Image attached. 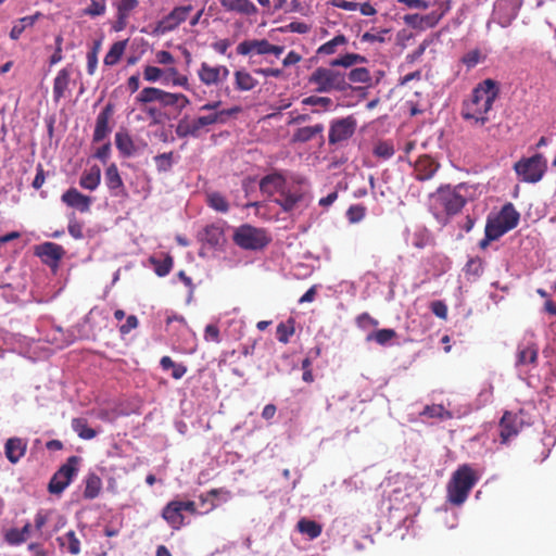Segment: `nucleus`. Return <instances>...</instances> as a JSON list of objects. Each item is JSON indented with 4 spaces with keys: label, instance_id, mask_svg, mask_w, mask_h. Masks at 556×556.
<instances>
[{
    "label": "nucleus",
    "instance_id": "nucleus-1",
    "mask_svg": "<svg viewBox=\"0 0 556 556\" xmlns=\"http://www.w3.org/2000/svg\"><path fill=\"white\" fill-rule=\"evenodd\" d=\"M500 94L497 81L488 78L479 83L470 97L462 103V117L473 126H484L489 121V112Z\"/></svg>",
    "mask_w": 556,
    "mask_h": 556
},
{
    "label": "nucleus",
    "instance_id": "nucleus-2",
    "mask_svg": "<svg viewBox=\"0 0 556 556\" xmlns=\"http://www.w3.org/2000/svg\"><path fill=\"white\" fill-rule=\"evenodd\" d=\"M480 472L470 464H463L452 473L446 485L447 502L454 506L463 505L471 490L480 480Z\"/></svg>",
    "mask_w": 556,
    "mask_h": 556
},
{
    "label": "nucleus",
    "instance_id": "nucleus-3",
    "mask_svg": "<svg viewBox=\"0 0 556 556\" xmlns=\"http://www.w3.org/2000/svg\"><path fill=\"white\" fill-rule=\"evenodd\" d=\"M241 111L240 106H233L227 110L217 111L213 114L199 116L193 119L181 118L176 126L175 132L178 138L193 137L198 138L205 128L216 123H225L227 116H232Z\"/></svg>",
    "mask_w": 556,
    "mask_h": 556
},
{
    "label": "nucleus",
    "instance_id": "nucleus-4",
    "mask_svg": "<svg viewBox=\"0 0 556 556\" xmlns=\"http://www.w3.org/2000/svg\"><path fill=\"white\" fill-rule=\"evenodd\" d=\"M469 197V186L458 184L455 187L442 186L432 195L434 202L447 214L456 215L466 205Z\"/></svg>",
    "mask_w": 556,
    "mask_h": 556
},
{
    "label": "nucleus",
    "instance_id": "nucleus-5",
    "mask_svg": "<svg viewBox=\"0 0 556 556\" xmlns=\"http://www.w3.org/2000/svg\"><path fill=\"white\" fill-rule=\"evenodd\" d=\"M311 85L316 86L317 92H343L351 88L346 80V74L334 67H317L308 78Z\"/></svg>",
    "mask_w": 556,
    "mask_h": 556
},
{
    "label": "nucleus",
    "instance_id": "nucleus-6",
    "mask_svg": "<svg viewBox=\"0 0 556 556\" xmlns=\"http://www.w3.org/2000/svg\"><path fill=\"white\" fill-rule=\"evenodd\" d=\"M547 168L546 159L541 153L530 157H522L514 164V170L523 182H539Z\"/></svg>",
    "mask_w": 556,
    "mask_h": 556
},
{
    "label": "nucleus",
    "instance_id": "nucleus-7",
    "mask_svg": "<svg viewBox=\"0 0 556 556\" xmlns=\"http://www.w3.org/2000/svg\"><path fill=\"white\" fill-rule=\"evenodd\" d=\"M233 241L244 250H261L270 242V238L264 229L245 224L237 228Z\"/></svg>",
    "mask_w": 556,
    "mask_h": 556
},
{
    "label": "nucleus",
    "instance_id": "nucleus-8",
    "mask_svg": "<svg viewBox=\"0 0 556 556\" xmlns=\"http://www.w3.org/2000/svg\"><path fill=\"white\" fill-rule=\"evenodd\" d=\"M80 457L70 456L66 462L54 472L48 484L51 494L60 495L71 484L78 472Z\"/></svg>",
    "mask_w": 556,
    "mask_h": 556
},
{
    "label": "nucleus",
    "instance_id": "nucleus-9",
    "mask_svg": "<svg viewBox=\"0 0 556 556\" xmlns=\"http://www.w3.org/2000/svg\"><path fill=\"white\" fill-rule=\"evenodd\" d=\"M357 123L353 116L334 119L329 129V143L336 144L351 138L356 129Z\"/></svg>",
    "mask_w": 556,
    "mask_h": 556
},
{
    "label": "nucleus",
    "instance_id": "nucleus-10",
    "mask_svg": "<svg viewBox=\"0 0 556 556\" xmlns=\"http://www.w3.org/2000/svg\"><path fill=\"white\" fill-rule=\"evenodd\" d=\"M136 100L141 104L159 102L163 108H174L176 93L156 87H146L139 92Z\"/></svg>",
    "mask_w": 556,
    "mask_h": 556
},
{
    "label": "nucleus",
    "instance_id": "nucleus-11",
    "mask_svg": "<svg viewBox=\"0 0 556 556\" xmlns=\"http://www.w3.org/2000/svg\"><path fill=\"white\" fill-rule=\"evenodd\" d=\"M229 70L225 65H210L206 62H202L198 70V77L200 81L210 87L217 86L225 81L229 76Z\"/></svg>",
    "mask_w": 556,
    "mask_h": 556
},
{
    "label": "nucleus",
    "instance_id": "nucleus-12",
    "mask_svg": "<svg viewBox=\"0 0 556 556\" xmlns=\"http://www.w3.org/2000/svg\"><path fill=\"white\" fill-rule=\"evenodd\" d=\"M523 420L519 414L506 410L500 420V438L503 444H506L513 437H516L521 430Z\"/></svg>",
    "mask_w": 556,
    "mask_h": 556
},
{
    "label": "nucleus",
    "instance_id": "nucleus-13",
    "mask_svg": "<svg viewBox=\"0 0 556 556\" xmlns=\"http://www.w3.org/2000/svg\"><path fill=\"white\" fill-rule=\"evenodd\" d=\"M192 10L193 7L191 4L174 8L166 16H164L159 22L157 29H160L162 33H168L176 29L181 23H184L188 18Z\"/></svg>",
    "mask_w": 556,
    "mask_h": 556
},
{
    "label": "nucleus",
    "instance_id": "nucleus-14",
    "mask_svg": "<svg viewBox=\"0 0 556 556\" xmlns=\"http://www.w3.org/2000/svg\"><path fill=\"white\" fill-rule=\"evenodd\" d=\"M35 254L49 266H56L65 254L62 245L53 242H45L35 248Z\"/></svg>",
    "mask_w": 556,
    "mask_h": 556
},
{
    "label": "nucleus",
    "instance_id": "nucleus-15",
    "mask_svg": "<svg viewBox=\"0 0 556 556\" xmlns=\"http://www.w3.org/2000/svg\"><path fill=\"white\" fill-rule=\"evenodd\" d=\"M104 179L112 197L118 198L127 195L124 181L115 163L108 166L104 173Z\"/></svg>",
    "mask_w": 556,
    "mask_h": 556
},
{
    "label": "nucleus",
    "instance_id": "nucleus-16",
    "mask_svg": "<svg viewBox=\"0 0 556 556\" xmlns=\"http://www.w3.org/2000/svg\"><path fill=\"white\" fill-rule=\"evenodd\" d=\"M114 108L113 104L108 103L102 111L98 114L96 119L94 131L92 136L93 142H100L108 137L111 132V127L109 122L113 115Z\"/></svg>",
    "mask_w": 556,
    "mask_h": 556
},
{
    "label": "nucleus",
    "instance_id": "nucleus-17",
    "mask_svg": "<svg viewBox=\"0 0 556 556\" xmlns=\"http://www.w3.org/2000/svg\"><path fill=\"white\" fill-rule=\"evenodd\" d=\"M61 200L64 204L78 210L80 213L89 212L92 203L91 197L83 194L76 188H70L65 191L62 194Z\"/></svg>",
    "mask_w": 556,
    "mask_h": 556
},
{
    "label": "nucleus",
    "instance_id": "nucleus-18",
    "mask_svg": "<svg viewBox=\"0 0 556 556\" xmlns=\"http://www.w3.org/2000/svg\"><path fill=\"white\" fill-rule=\"evenodd\" d=\"M162 517L172 529H181L185 526V516L180 501H170L167 503L162 510Z\"/></svg>",
    "mask_w": 556,
    "mask_h": 556
},
{
    "label": "nucleus",
    "instance_id": "nucleus-19",
    "mask_svg": "<svg viewBox=\"0 0 556 556\" xmlns=\"http://www.w3.org/2000/svg\"><path fill=\"white\" fill-rule=\"evenodd\" d=\"M26 451L27 441L18 437L9 438L4 444V454L11 464L18 463L25 456Z\"/></svg>",
    "mask_w": 556,
    "mask_h": 556
},
{
    "label": "nucleus",
    "instance_id": "nucleus-20",
    "mask_svg": "<svg viewBox=\"0 0 556 556\" xmlns=\"http://www.w3.org/2000/svg\"><path fill=\"white\" fill-rule=\"evenodd\" d=\"M286 178L280 173H271L264 176L260 181V190L268 197L280 193L286 189Z\"/></svg>",
    "mask_w": 556,
    "mask_h": 556
},
{
    "label": "nucleus",
    "instance_id": "nucleus-21",
    "mask_svg": "<svg viewBox=\"0 0 556 556\" xmlns=\"http://www.w3.org/2000/svg\"><path fill=\"white\" fill-rule=\"evenodd\" d=\"M439 167L440 164L431 156L422 155L415 163V177L420 181L431 179L438 172Z\"/></svg>",
    "mask_w": 556,
    "mask_h": 556
},
{
    "label": "nucleus",
    "instance_id": "nucleus-22",
    "mask_svg": "<svg viewBox=\"0 0 556 556\" xmlns=\"http://www.w3.org/2000/svg\"><path fill=\"white\" fill-rule=\"evenodd\" d=\"M269 45L270 42L266 39L244 40L238 45L237 53L241 55H248L252 52L261 55L269 54Z\"/></svg>",
    "mask_w": 556,
    "mask_h": 556
},
{
    "label": "nucleus",
    "instance_id": "nucleus-23",
    "mask_svg": "<svg viewBox=\"0 0 556 556\" xmlns=\"http://www.w3.org/2000/svg\"><path fill=\"white\" fill-rule=\"evenodd\" d=\"M539 350L535 344H519L517 350L516 366L535 365L538 362Z\"/></svg>",
    "mask_w": 556,
    "mask_h": 556
},
{
    "label": "nucleus",
    "instance_id": "nucleus-24",
    "mask_svg": "<svg viewBox=\"0 0 556 556\" xmlns=\"http://www.w3.org/2000/svg\"><path fill=\"white\" fill-rule=\"evenodd\" d=\"M495 217L509 231L517 227L520 214L511 203H506Z\"/></svg>",
    "mask_w": 556,
    "mask_h": 556
},
{
    "label": "nucleus",
    "instance_id": "nucleus-25",
    "mask_svg": "<svg viewBox=\"0 0 556 556\" xmlns=\"http://www.w3.org/2000/svg\"><path fill=\"white\" fill-rule=\"evenodd\" d=\"M200 239L212 248L218 247L225 241L224 230L219 225H207L200 232Z\"/></svg>",
    "mask_w": 556,
    "mask_h": 556
},
{
    "label": "nucleus",
    "instance_id": "nucleus-26",
    "mask_svg": "<svg viewBox=\"0 0 556 556\" xmlns=\"http://www.w3.org/2000/svg\"><path fill=\"white\" fill-rule=\"evenodd\" d=\"M280 197L275 200V202L285 211L290 212L295 206L303 201L304 193L302 191H290V190H282L280 193Z\"/></svg>",
    "mask_w": 556,
    "mask_h": 556
},
{
    "label": "nucleus",
    "instance_id": "nucleus-27",
    "mask_svg": "<svg viewBox=\"0 0 556 556\" xmlns=\"http://www.w3.org/2000/svg\"><path fill=\"white\" fill-rule=\"evenodd\" d=\"M220 4L227 11H236L245 15L257 13V8L250 0H222Z\"/></svg>",
    "mask_w": 556,
    "mask_h": 556
},
{
    "label": "nucleus",
    "instance_id": "nucleus-28",
    "mask_svg": "<svg viewBox=\"0 0 556 556\" xmlns=\"http://www.w3.org/2000/svg\"><path fill=\"white\" fill-rule=\"evenodd\" d=\"M101 181V169L98 165L90 167L88 172H84L79 178V185L86 190H96Z\"/></svg>",
    "mask_w": 556,
    "mask_h": 556
},
{
    "label": "nucleus",
    "instance_id": "nucleus-29",
    "mask_svg": "<svg viewBox=\"0 0 556 556\" xmlns=\"http://www.w3.org/2000/svg\"><path fill=\"white\" fill-rule=\"evenodd\" d=\"M163 84H170L173 86H178L182 87L186 90H190L188 77L186 75L180 74L178 70L173 65L167 68H164Z\"/></svg>",
    "mask_w": 556,
    "mask_h": 556
},
{
    "label": "nucleus",
    "instance_id": "nucleus-30",
    "mask_svg": "<svg viewBox=\"0 0 556 556\" xmlns=\"http://www.w3.org/2000/svg\"><path fill=\"white\" fill-rule=\"evenodd\" d=\"M71 73L67 68L59 71L53 81V99L55 102H59L64 97L65 91L68 88Z\"/></svg>",
    "mask_w": 556,
    "mask_h": 556
},
{
    "label": "nucleus",
    "instance_id": "nucleus-31",
    "mask_svg": "<svg viewBox=\"0 0 556 556\" xmlns=\"http://www.w3.org/2000/svg\"><path fill=\"white\" fill-rule=\"evenodd\" d=\"M115 144L121 154L125 157L132 156L137 152L134 140L126 131L116 132Z\"/></svg>",
    "mask_w": 556,
    "mask_h": 556
},
{
    "label": "nucleus",
    "instance_id": "nucleus-32",
    "mask_svg": "<svg viewBox=\"0 0 556 556\" xmlns=\"http://www.w3.org/2000/svg\"><path fill=\"white\" fill-rule=\"evenodd\" d=\"M40 16H41V13L40 12H36L33 15H28V16H24V17L18 18L14 23V25H13L11 31H10V38L12 40H17L21 37V35L23 34V31L27 27L34 26V24L39 20Z\"/></svg>",
    "mask_w": 556,
    "mask_h": 556
},
{
    "label": "nucleus",
    "instance_id": "nucleus-33",
    "mask_svg": "<svg viewBox=\"0 0 556 556\" xmlns=\"http://www.w3.org/2000/svg\"><path fill=\"white\" fill-rule=\"evenodd\" d=\"M296 529L300 533L307 535L311 540L318 538L323 532L320 523L307 518H301L296 523Z\"/></svg>",
    "mask_w": 556,
    "mask_h": 556
},
{
    "label": "nucleus",
    "instance_id": "nucleus-34",
    "mask_svg": "<svg viewBox=\"0 0 556 556\" xmlns=\"http://www.w3.org/2000/svg\"><path fill=\"white\" fill-rule=\"evenodd\" d=\"M84 497L87 500H93L99 496L102 489V481L96 473H90L85 480Z\"/></svg>",
    "mask_w": 556,
    "mask_h": 556
},
{
    "label": "nucleus",
    "instance_id": "nucleus-35",
    "mask_svg": "<svg viewBox=\"0 0 556 556\" xmlns=\"http://www.w3.org/2000/svg\"><path fill=\"white\" fill-rule=\"evenodd\" d=\"M323 131H324L323 124H316L314 126L301 127L293 134V141L307 142V141L312 140L315 136L321 134Z\"/></svg>",
    "mask_w": 556,
    "mask_h": 556
},
{
    "label": "nucleus",
    "instance_id": "nucleus-36",
    "mask_svg": "<svg viewBox=\"0 0 556 556\" xmlns=\"http://www.w3.org/2000/svg\"><path fill=\"white\" fill-rule=\"evenodd\" d=\"M207 205L216 212L227 213L229 211V203L227 199L217 191L206 192Z\"/></svg>",
    "mask_w": 556,
    "mask_h": 556
},
{
    "label": "nucleus",
    "instance_id": "nucleus-37",
    "mask_svg": "<svg viewBox=\"0 0 556 556\" xmlns=\"http://www.w3.org/2000/svg\"><path fill=\"white\" fill-rule=\"evenodd\" d=\"M235 85L240 91H249L257 86V80L245 71H237L235 73Z\"/></svg>",
    "mask_w": 556,
    "mask_h": 556
},
{
    "label": "nucleus",
    "instance_id": "nucleus-38",
    "mask_svg": "<svg viewBox=\"0 0 556 556\" xmlns=\"http://www.w3.org/2000/svg\"><path fill=\"white\" fill-rule=\"evenodd\" d=\"M72 428L84 440H91L97 435V431L88 426V421L85 418H74L72 420Z\"/></svg>",
    "mask_w": 556,
    "mask_h": 556
},
{
    "label": "nucleus",
    "instance_id": "nucleus-39",
    "mask_svg": "<svg viewBox=\"0 0 556 556\" xmlns=\"http://www.w3.org/2000/svg\"><path fill=\"white\" fill-rule=\"evenodd\" d=\"M149 261L153 265L154 271L159 277L167 276L174 265V260L169 254H167L163 260H159L152 256L149 258Z\"/></svg>",
    "mask_w": 556,
    "mask_h": 556
},
{
    "label": "nucleus",
    "instance_id": "nucleus-40",
    "mask_svg": "<svg viewBox=\"0 0 556 556\" xmlns=\"http://www.w3.org/2000/svg\"><path fill=\"white\" fill-rule=\"evenodd\" d=\"M348 43V38L340 34L333 37L331 40L325 42L317 49V54L319 55H331L337 52V48L339 46H344Z\"/></svg>",
    "mask_w": 556,
    "mask_h": 556
},
{
    "label": "nucleus",
    "instance_id": "nucleus-41",
    "mask_svg": "<svg viewBox=\"0 0 556 556\" xmlns=\"http://www.w3.org/2000/svg\"><path fill=\"white\" fill-rule=\"evenodd\" d=\"M365 62H366V58L361 54L346 53L340 58L333 59L330 62V66H332V67L342 66L344 68H349L355 64L365 63Z\"/></svg>",
    "mask_w": 556,
    "mask_h": 556
},
{
    "label": "nucleus",
    "instance_id": "nucleus-42",
    "mask_svg": "<svg viewBox=\"0 0 556 556\" xmlns=\"http://www.w3.org/2000/svg\"><path fill=\"white\" fill-rule=\"evenodd\" d=\"M295 321L293 318H289L286 323H280L277 326V339L279 342L287 344L290 338L294 334Z\"/></svg>",
    "mask_w": 556,
    "mask_h": 556
},
{
    "label": "nucleus",
    "instance_id": "nucleus-43",
    "mask_svg": "<svg viewBox=\"0 0 556 556\" xmlns=\"http://www.w3.org/2000/svg\"><path fill=\"white\" fill-rule=\"evenodd\" d=\"M58 541L60 542V545L62 547H66L67 551L73 554L77 555L80 552V541L76 536V533L71 530L65 533L64 536L59 538Z\"/></svg>",
    "mask_w": 556,
    "mask_h": 556
},
{
    "label": "nucleus",
    "instance_id": "nucleus-44",
    "mask_svg": "<svg viewBox=\"0 0 556 556\" xmlns=\"http://www.w3.org/2000/svg\"><path fill=\"white\" fill-rule=\"evenodd\" d=\"M125 48L126 41L114 42L104 56V64L110 66L115 65L121 60Z\"/></svg>",
    "mask_w": 556,
    "mask_h": 556
},
{
    "label": "nucleus",
    "instance_id": "nucleus-45",
    "mask_svg": "<svg viewBox=\"0 0 556 556\" xmlns=\"http://www.w3.org/2000/svg\"><path fill=\"white\" fill-rule=\"evenodd\" d=\"M508 232L507 228L504 227L496 217H489L485 225L484 233H488L489 239L497 240L503 235Z\"/></svg>",
    "mask_w": 556,
    "mask_h": 556
},
{
    "label": "nucleus",
    "instance_id": "nucleus-46",
    "mask_svg": "<svg viewBox=\"0 0 556 556\" xmlns=\"http://www.w3.org/2000/svg\"><path fill=\"white\" fill-rule=\"evenodd\" d=\"M396 332L393 329L384 328L371 332L367 336L368 341H376L379 345H386L392 339L396 338Z\"/></svg>",
    "mask_w": 556,
    "mask_h": 556
},
{
    "label": "nucleus",
    "instance_id": "nucleus-47",
    "mask_svg": "<svg viewBox=\"0 0 556 556\" xmlns=\"http://www.w3.org/2000/svg\"><path fill=\"white\" fill-rule=\"evenodd\" d=\"M422 416L429 418L450 419L452 418L451 412L446 410L443 405H427L422 413Z\"/></svg>",
    "mask_w": 556,
    "mask_h": 556
},
{
    "label": "nucleus",
    "instance_id": "nucleus-48",
    "mask_svg": "<svg viewBox=\"0 0 556 556\" xmlns=\"http://www.w3.org/2000/svg\"><path fill=\"white\" fill-rule=\"evenodd\" d=\"M395 153L391 141H378L374 147V155L383 160L392 157Z\"/></svg>",
    "mask_w": 556,
    "mask_h": 556
},
{
    "label": "nucleus",
    "instance_id": "nucleus-49",
    "mask_svg": "<svg viewBox=\"0 0 556 556\" xmlns=\"http://www.w3.org/2000/svg\"><path fill=\"white\" fill-rule=\"evenodd\" d=\"M348 78L352 83L369 84L371 75L366 67H356L350 71Z\"/></svg>",
    "mask_w": 556,
    "mask_h": 556
},
{
    "label": "nucleus",
    "instance_id": "nucleus-50",
    "mask_svg": "<svg viewBox=\"0 0 556 556\" xmlns=\"http://www.w3.org/2000/svg\"><path fill=\"white\" fill-rule=\"evenodd\" d=\"M106 0H90L89 5L84 10V14L96 17L105 13Z\"/></svg>",
    "mask_w": 556,
    "mask_h": 556
},
{
    "label": "nucleus",
    "instance_id": "nucleus-51",
    "mask_svg": "<svg viewBox=\"0 0 556 556\" xmlns=\"http://www.w3.org/2000/svg\"><path fill=\"white\" fill-rule=\"evenodd\" d=\"M138 4V0H114L113 2V5L116 8V13L127 16H130Z\"/></svg>",
    "mask_w": 556,
    "mask_h": 556
},
{
    "label": "nucleus",
    "instance_id": "nucleus-52",
    "mask_svg": "<svg viewBox=\"0 0 556 556\" xmlns=\"http://www.w3.org/2000/svg\"><path fill=\"white\" fill-rule=\"evenodd\" d=\"M173 155H174V153L170 151V152L162 153V154L154 156V162L156 164L159 172L165 173V172L170 170V168L173 166Z\"/></svg>",
    "mask_w": 556,
    "mask_h": 556
},
{
    "label": "nucleus",
    "instance_id": "nucleus-53",
    "mask_svg": "<svg viewBox=\"0 0 556 556\" xmlns=\"http://www.w3.org/2000/svg\"><path fill=\"white\" fill-rule=\"evenodd\" d=\"M164 77V70L153 66V65H147L143 68V79L149 83H155L157 80H163Z\"/></svg>",
    "mask_w": 556,
    "mask_h": 556
},
{
    "label": "nucleus",
    "instance_id": "nucleus-54",
    "mask_svg": "<svg viewBox=\"0 0 556 556\" xmlns=\"http://www.w3.org/2000/svg\"><path fill=\"white\" fill-rule=\"evenodd\" d=\"M4 541L11 546H17L26 542L17 528H11L4 532Z\"/></svg>",
    "mask_w": 556,
    "mask_h": 556
},
{
    "label": "nucleus",
    "instance_id": "nucleus-55",
    "mask_svg": "<svg viewBox=\"0 0 556 556\" xmlns=\"http://www.w3.org/2000/svg\"><path fill=\"white\" fill-rule=\"evenodd\" d=\"M365 214H366V208H365V206H363L361 204L351 205L346 212L348 219L351 223L361 222L365 217Z\"/></svg>",
    "mask_w": 556,
    "mask_h": 556
},
{
    "label": "nucleus",
    "instance_id": "nucleus-56",
    "mask_svg": "<svg viewBox=\"0 0 556 556\" xmlns=\"http://www.w3.org/2000/svg\"><path fill=\"white\" fill-rule=\"evenodd\" d=\"M302 103L305 105H312V106L320 105V106L328 109L329 106L332 105V100L327 97L309 96L307 98H304Z\"/></svg>",
    "mask_w": 556,
    "mask_h": 556
},
{
    "label": "nucleus",
    "instance_id": "nucleus-57",
    "mask_svg": "<svg viewBox=\"0 0 556 556\" xmlns=\"http://www.w3.org/2000/svg\"><path fill=\"white\" fill-rule=\"evenodd\" d=\"M480 59H481V53L479 50H471L469 52H467L463 58H462V63L465 64L468 68H471V67H475L479 62H480Z\"/></svg>",
    "mask_w": 556,
    "mask_h": 556
},
{
    "label": "nucleus",
    "instance_id": "nucleus-58",
    "mask_svg": "<svg viewBox=\"0 0 556 556\" xmlns=\"http://www.w3.org/2000/svg\"><path fill=\"white\" fill-rule=\"evenodd\" d=\"M430 309L437 317L444 320L447 318L448 311L446 304L443 301L438 300L431 302Z\"/></svg>",
    "mask_w": 556,
    "mask_h": 556
},
{
    "label": "nucleus",
    "instance_id": "nucleus-59",
    "mask_svg": "<svg viewBox=\"0 0 556 556\" xmlns=\"http://www.w3.org/2000/svg\"><path fill=\"white\" fill-rule=\"evenodd\" d=\"M68 232L74 239H83V224L75 218L70 219Z\"/></svg>",
    "mask_w": 556,
    "mask_h": 556
},
{
    "label": "nucleus",
    "instance_id": "nucleus-60",
    "mask_svg": "<svg viewBox=\"0 0 556 556\" xmlns=\"http://www.w3.org/2000/svg\"><path fill=\"white\" fill-rule=\"evenodd\" d=\"M204 339L215 343L220 342L219 329L216 325H207L204 330Z\"/></svg>",
    "mask_w": 556,
    "mask_h": 556
},
{
    "label": "nucleus",
    "instance_id": "nucleus-61",
    "mask_svg": "<svg viewBox=\"0 0 556 556\" xmlns=\"http://www.w3.org/2000/svg\"><path fill=\"white\" fill-rule=\"evenodd\" d=\"M441 18V15L432 12L427 15H421V30L434 27Z\"/></svg>",
    "mask_w": 556,
    "mask_h": 556
},
{
    "label": "nucleus",
    "instance_id": "nucleus-62",
    "mask_svg": "<svg viewBox=\"0 0 556 556\" xmlns=\"http://www.w3.org/2000/svg\"><path fill=\"white\" fill-rule=\"evenodd\" d=\"M155 60L161 65H174L175 64V58L169 51L161 50L157 51L155 54Z\"/></svg>",
    "mask_w": 556,
    "mask_h": 556
},
{
    "label": "nucleus",
    "instance_id": "nucleus-63",
    "mask_svg": "<svg viewBox=\"0 0 556 556\" xmlns=\"http://www.w3.org/2000/svg\"><path fill=\"white\" fill-rule=\"evenodd\" d=\"M97 47L87 53V72L89 75H93L98 64Z\"/></svg>",
    "mask_w": 556,
    "mask_h": 556
},
{
    "label": "nucleus",
    "instance_id": "nucleus-64",
    "mask_svg": "<svg viewBox=\"0 0 556 556\" xmlns=\"http://www.w3.org/2000/svg\"><path fill=\"white\" fill-rule=\"evenodd\" d=\"M138 318L135 315H129L126 319V323L119 326V332L122 334H127L131 330L136 329L138 327Z\"/></svg>",
    "mask_w": 556,
    "mask_h": 556
}]
</instances>
